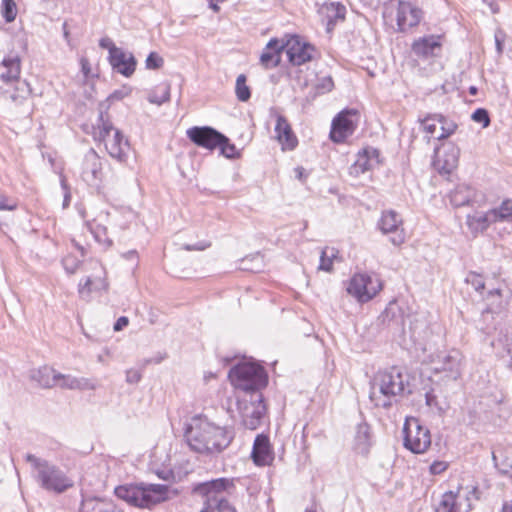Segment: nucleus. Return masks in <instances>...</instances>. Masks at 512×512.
Returning <instances> with one entry per match:
<instances>
[{"instance_id": "nucleus-1", "label": "nucleus", "mask_w": 512, "mask_h": 512, "mask_svg": "<svg viewBox=\"0 0 512 512\" xmlns=\"http://www.w3.org/2000/svg\"><path fill=\"white\" fill-rule=\"evenodd\" d=\"M184 437L191 450L206 455H218L234 439L231 428L211 422L207 417L195 416L186 424Z\"/></svg>"}, {"instance_id": "nucleus-2", "label": "nucleus", "mask_w": 512, "mask_h": 512, "mask_svg": "<svg viewBox=\"0 0 512 512\" xmlns=\"http://www.w3.org/2000/svg\"><path fill=\"white\" fill-rule=\"evenodd\" d=\"M408 377L399 368L379 371L371 381L369 398L376 407L390 408L405 393Z\"/></svg>"}, {"instance_id": "nucleus-3", "label": "nucleus", "mask_w": 512, "mask_h": 512, "mask_svg": "<svg viewBox=\"0 0 512 512\" xmlns=\"http://www.w3.org/2000/svg\"><path fill=\"white\" fill-rule=\"evenodd\" d=\"M93 138L103 142L108 154L119 162H125L128 157L130 145L123 133L114 127L106 110L100 108L99 115L93 126Z\"/></svg>"}, {"instance_id": "nucleus-4", "label": "nucleus", "mask_w": 512, "mask_h": 512, "mask_svg": "<svg viewBox=\"0 0 512 512\" xmlns=\"http://www.w3.org/2000/svg\"><path fill=\"white\" fill-rule=\"evenodd\" d=\"M25 460L31 464L34 479L44 490L62 494L73 486V481L58 466L49 461L27 453Z\"/></svg>"}, {"instance_id": "nucleus-5", "label": "nucleus", "mask_w": 512, "mask_h": 512, "mask_svg": "<svg viewBox=\"0 0 512 512\" xmlns=\"http://www.w3.org/2000/svg\"><path fill=\"white\" fill-rule=\"evenodd\" d=\"M115 495L128 504L151 509L168 499V486L163 484H126L114 489Z\"/></svg>"}, {"instance_id": "nucleus-6", "label": "nucleus", "mask_w": 512, "mask_h": 512, "mask_svg": "<svg viewBox=\"0 0 512 512\" xmlns=\"http://www.w3.org/2000/svg\"><path fill=\"white\" fill-rule=\"evenodd\" d=\"M228 377L235 388L243 391L246 397H250L252 393H262L261 391L268 384V375L265 369L255 363L235 365L230 369Z\"/></svg>"}, {"instance_id": "nucleus-7", "label": "nucleus", "mask_w": 512, "mask_h": 512, "mask_svg": "<svg viewBox=\"0 0 512 512\" xmlns=\"http://www.w3.org/2000/svg\"><path fill=\"white\" fill-rule=\"evenodd\" d=\"M238 409L243 426L249 430L257 429L266 414V405L262 393H252L238 400Z\"/></svg>"}, {"instance_id": "nucleus-8", "label": "nucleus", "mask_w": 512, "mask_h": 512, "mask_svg": "<svg viewBox=\"0 0 512 512\" xmlns=\"http://www.w3.org/2000/svg\"><path fill=\"white\" fill-rule=\"evenodd\" d=\"M404 446L415 454L424 453L431 445V434L415 418L407 419L403 427Z\"/></svg>"}, {"instance_id": "nucleus-9", "label": "nucleus", "mask_w": 512, "mask_h": 512, "mask_svg": "<svg viewBox=\"0 0 512 512\" xmlns=\"http://www.w3.org/2000/svg\"><path fill=\"white\" fill-rule=\"evenodd\" d=\"M381 289L380 279L368 274H355L347 286V292L361 303L371 300Z\"/></svg>"}, {"instance_id": "nucleus-10", "label": "nucleus", "mask_w": 512, "mask_h": 512, "mask_svg": "<svg viewBox=\"0 0 512 512\" xmlns=\"http://www.w3.org/2000/svg\"><path fill=\"white\" fill-rule=\"evenodd\" d=\"M377 228L382 234L389 236V241L394 246H400L405 242L403 219L395 210H384L377 221Z\"/></svg>"}, {"instance_id": "nucleus-11", "label": "nucleus", "mask_w": 512, "mask_h": 512, "mask_svg": "<svg viewBox=\"0 0 512 512\" xmlns=\"http://www.w3.org/2000/svg\"><path fill=\"white\" fill-rule=\"evenodd\" d=\"M358 118L359 113L355 109L341 111L332 121L330 139L335 143L344 142L354 133Z\"/></svg>"}, {"instance_id": "nucleus-12", "label": "nucleus", "mask_w": 512, "mask_h": 512, "mask_svg": "<svg viewBox=\"0 0 512 512\" xmlns=\"http://www.w3.org/2000/svg\"><path fill=\"white\" fill-rule=\"evenodd\" d=\"M435 373H446L450 380H457L461 376V354L457 350L439 352L432 359Z\"/></svg>"}, {"instance_id": "nucleus-13", "label": "nucleus", "mask_w": 512, "mask_h": 512, "mask_svg": "<svg viewBox=\"0 0 512 512\" xmlns=\"http://www.w3.org/2000/svg\"><path fill=\"white\" fill-rule=\"evenodd\" d=\"M460 149L452 142L435 148L434 168L442 175H449L458 165Z\"/></svg>"}, {"instance_id": "nucleus-14", "label": "nucleus", "mask_w": 512, "mask_h": 512, "mask_svg": "<svg viewBox=\"0 0 512 512\" xmlns=\"http://www.w3.org/2000/svg\"><path fill=\"white\" fill-rule=\"evenodd\" d=\"M284 51L292 65L300 66L312 60V53L315 48L299 36L291 35L284 42Z\"/></svg>"}, {"instance_id": "nucleus-15", "label": "nucleus", "mask_w": 512, "mask_h": 512, "mask_svg": "<svg viewBox=\"0 0 512 512\" xmlns=\"http://www.w3.org/2000/svg\"><path fill=\"white\" fill-rule=\"evenodd\" d=\"M187 137L195 145L213 151L225 135L210 126H194L187 130Z\"/></svg>"}, {"instance_id": "nucleus-16", "label": "nucleus", "mask_w": 512, "mask_h": 512, "mask_svg": "<svg viewBox=\"0 0 512 512\" xmlns=\"http://www.w3.org/2000/svg\"><path fill=\"white\" fill-rule=\"evenodd\" d=\"M102 176V161L98 154L90 149L84 156L82 178L89 185L98 186Z\"/></svg>"}, {"instance_id": "nucleus-17", "label": "nucleus", "mask_w": 512, "mask_h": 512, "mask_svg": "<svg viewBox=\"0 0 512 512\" xmlns=\"http://www.w3.org/2000/svg\"><path fill=\"white\" fill-rule=\"evenodd\" d=\"M471 510L470 499L462 495L460 491H448L442 495L436 512H469Z\"/></svg>"}, {"instance_id": "nucleus-18", "label": "nucleus", "mask_w": 512, "mask_h": 512, "mask_svg": "<svg viewBox=\"0 0 512 512\" xmlns=\"http://www.w3.org/2000/svg\"><path fill=\"white\" fill-rule=\"evenodd\" d=\"M110 224V213L100 211L96 217L86 221L89 231L93 234L95 240L106 246H112V239L108 235V225Z\"/></svg>"}, {"instance_id": "nucleus-19", "label": "nucleus", "mask_w": 512, "mask_h": 512, "mask_svg": "<svg viewBox=\"0 0 512 512\" xmlns=\"http://www.w3.org/2000/svg\"><path fill=\"white\" fill-rule=\"evenodd\" d=\"M422 17L420 9L406 1H399L397 8L398 31L405 32L419 24Z\"/></svg>"}, {"instance_id": "nucleus-20", "label": "nucleus", "mask_w": 512, "mask_h": 512, "mask_svg": "<svg viewBox=\"0 0 512 512\" xmlns=\"http://www.w3.org/2000/svg\"><path fill=\"white\" fill-rule=\"evenodd\" d=\"M275 134L284 150H293L298 144L291 125L287 118L281 114H276Z\"/></svg>"}, {"instance_id": "nucleus-21", "label": "nucleus", "mask_w": 512, "mask_h": 512, "mask_svg": "<svg viewBox=\"0 0 512 512\" xmlns=\"http://www.w3.org/2000/svg\"><path fill=\"white\" fill-rule=\"evenodd\" d=\"M251 456L258 466L269 465L273 461L274 455L267 435L259 434L256 436Z\"/></svg>"}, {"instance_id": "nucleus-22", "label": "nucleus", "mask_w": 512, "mask_h": 512, "mask_svg": "<svg viewBox=\"0 0 512 512\" xmlns=\"http://www.w3.org/2000/svg\"><path fill=\"white\" fill-rule=\"evenodd\" d=\"M108 60L113 70L125 77H130L136 69L137 61L132 53L125 52L121 48Z\"/></svg>"}, {"instance_id": "nucleus-23", "label": "nucleus", "mask_w": 512, "mask_h": 512, "mask_svg": "<svg viewBox=\"0 0 512 512\" xmlns=\"http://www.w3.org/2000/svg\"><path fill=\"white\" fill-rule=\"evenodd\" d=\"M284 51V41L272 38L265 46L260 63L265 69L277 67L281 61V54Z\"/></svg>"}, {"instance_id": "nucleus-24", "label": "nucleus", "mask_w": 512, "mask_h": 512, "mask_svg": "<svg viewBox=\"0 0 512 512\" xmlns=\"http://www.w3.org/2000/svg\"><path fill=\"white\" fill-rule=\"evenodd\" d=\"M55 378L57 381L56 386H59L62 389L83 391L95 390L97 388V383L91 378L75 377L62 373L55 375Z\"/></svg>"}, {"instance_id": "nucleus-25", "label": "nucleus", "mask_w": 512, "mask_h": 512, "mask_svg": "<svg viewBox=\"0 0 512 512\" xmlns=\"http://www.w3.org/2000/svg\"><path fill=\"white\" fill-rule=\"evenodd\" d=\"M21 73V61L19 56L10 55L0 62V80L5 84L18 81Z\"/></svg>"}, {"instance_id": "nucleus-26", "label": "nucleus", "mask_w": 512, "mask_h": 512, "mask_svg": "<svg viewBox=\"0 0 512 512\" xmlns=\"http://www.w3.org/2000/svg\"><path fill=\"white\" fill-rule=\"evenodd\" d=\"M372 445L370 426L363 422L357 425L353 449L357 454L367 456Z\"/></svg>"}, {"instance_id": "nucleus-27", "label": "nucleus", "mask_w": 512, "mask_h": 512, "mask_svg": "<svg viewBox=\"0 0 512 512\" xmlns=\"http://www.w3.org/2000/svg\"><path fill=\"white\" fill-rule=\"evenodd\" d=\"M80 512H123L114 503L101 498L89 497L82 500Z\"/></svg>"}, {"instance_id": "nucleus-28", "label": "nucleus", "mask_w": 512, "mask_h": 512, "mask_svg": "<svg viewBox=\"0 0 512 512\" xmlns=\"http://www.w3.org/2000/svg\"><path fill=\"white\" fill-rule=\"evenodd\" d=\"M441 44L435 36L422 37L412 44L413 53L422 58L434 56V51L440 49Z\"/></svg>"}, {"instance_id": "nucleus-29", "label": "nucleus", "mask_w": 512, "mask_h": 512, "mask_svg": "<svg viewBox=\"0 0 512 512\" xmlns=\"http://www.w3.org/2000/svg\"><path fill=\"white\" fill-rule=\"evenodd\" d=\"M492 223L494 222L490 216L489 210L485 213L476 212L474 214H468L466 217V225L473 235L483 233Z\"/></svg>"}, {"instance_id": "nucleus-30", "label": "nucleus", "mask_w": 512, "mask_h": 512, "mask_svg": "<svg viewBox=\"0 0 512 512\" xmlns=\"http://www.w3.org/2000/svg\"><path fill=\"white\" fill-rule=\"evenodd\" d=\"M492 458L500 473L512 478V445L493 451Z\"/></svg>"}, {"instance_id": "nucleus-31", "label": "nucleus", "mask_w": 512, "mask_h": 512, "mask_svg": "<svg viewBox=\"0 0 512 512\" xmlns=\"http://www.w3.org/2000/svg\"><path fill=\"white\" fill-rule=\"evenodd\" d=\"M319 13L327 19V26H334L338 20H344L346 8L339 2H330L323 5Z\"/></svg>"}, {"instance_id": "nucleus-32", "label": "nucleus", "mask_w": 512, "mask_h": 512, "mask_svg": "<svg viewBox=\"0 0 512 512\" xmlns=\"http://www.w3.org/2000/svg\"><path fill=\"white\" fill-rule=\"evenodd\" d=\"M58 372H56L53 368L49 366H42L38 369L31 371V379L39 384L42 388H52L56 386V378L55 375H57Z\"/></svg>"}, {"instance_id": "nucleus-33", "label": "nucleus", "mask_w": 512, "mask_h": 512, "mask_svg": "<svg viewBox=\"0 0 512 512\" xmlns=\"http://www.w3.org/2000/svg\"><path fill=\"white\" fill-rule=\"evenodd\" d=\"M474 189L469 185L460 184L450 193V202L454 207L469 205L474 198Z\"/></svg>"}, {"instance_id": "nucleus-34", "label": "nucleus", "mask_w": 512, "mask_h": 512, "mask_svg": "<svg viewBox=\"0 0 512 512\" xmlns=\"http://www.w3.org/2000/svg\"><path fill=\"white\" fill-rule=\"evenodd\" d=\"M193 493L205 498L206 506L200 512H211L215 507V496L210 487V481L198 483L193 488Z\"/></svg>"}, {"instance_id": "nucleus-35", "label": "nucleus", "mask_w": 512, "mask_h": 512, "mask_svg": "<svg viewBox=\"0 0 512 512\" xmlns=\"http://www.w3.org/2000/svg\"><path fill=\"white\" fill-rule=\"evenodd\" d=\"M493 222H508L512 223V200L505 199L497 207L489 210Z\"/></svg>"}, {"instance_id": "nucleus-36", "label": "nucleus", "mask_w": 512, "mask_h": 512, "mask_svg": "<svg viewBox=\"0 0 512 512\" xmlns=\"http://www.w3.org/2000/svg\"><path fill=\"white\" fill-rule=\"evenodd\" d=\"M171 86L168 82H163L154 87L148 95V101L152 104L162 105L170 100Z\"/></svg>"}, {"instance_id": "nucleus-37", "label": "nucleus", "mask_w": 512, "mask_h": 512, "mask_svg": "<svg viewBox=\"0 0 512 512\" xmlns=\"http://www.w3.org/2000/svg\"><path fill=\"white\" fill-rule=\"evenodd\" d=\"M373 167L374 164L369 160V156L360 151L357 154V159L349 168V174L353 177H359L361 174L373 169Z\"/></svg>"}, {"instance_id": "nucleus-38", "label": "nucleus", "mask_w": 512, "mask_h": 512, "mask_svg": "<svg viewBox=\"0 0 512 512\" xmlns=\"http://www.w3.org/2000/svg\"><path fill=\"white\" fill-rule=\"evenodd\" d=\"M210 487H212L214 496H215V506L217 505V501L222 500V497H219V494L222 492L228 491L230 488H234V480L229 478H217L210 480Z\"/></svg>"}, {"instance_id": "nucleus-39", "label": "nucleus", "mask_w": 512, "mask_h": 512, "mask_svg": "<svg viewBox=\"0 0 512 512\" xmlns=\"http://www.w3.org/2000/svg\"><path fill=\"white\" fill-rule=\"evenodd\" d=\"M435 119L438 120L441 130V133L435 137L437 140L447 139L455 133L457 124L453 120L448 119L442 114H440V116Z\"/></svg>"}, {"instance_id": "nucleus-40", "label": "nucleus", "mask_w": 512, "mask_h": 512, "mask_svg": "<svg viewBox=\"0 0 512 512\" xmlns=\"http://www.w3.org/2000/svg\"><path fill=\"white\" fill-rule=\"evenodd\" d=\"M338 250L335 248L325 247L321 251L319 269L331 272L333 269V259L337 257Z\"/></svg>"}, {"instance_id": "nucleus-41", "label": "nucleus", "mask_w": 512, "mask_h": 512, "mask_svg": "<svg viewBox=\"0 0 512 512\" xmlns=\"http://www.w3.org/2000/svg\"><path fill=\"white\" fill-rule=\"evenodd\" d=\"M246 81L247 79L244 74H240L236 79L235 93L237 99L241 102H246L251 97V91L250 88L247 86Z\"/></svg>"}, {"instance_id": "nucleus-42", "label": "nucleus", "mask_w": 512, "mask_h": 512, "mask_svg": "<svg viewBox=\"0 0 512 512\" xmlns=\"http://www.w3.org/2000/svg\"><path fill=\"white\" fill-rule=\"evenodd\" d=\"M220 149V154L227 159H236L240 157V152L236 149V146L230 142V139L225 136L224 140H220V144L217 146Z\"/></svg>"}, {"instance_id": "nucleus-43", "label": "nucleus", "mask_w": 512, "mask_h": 512, "mask_svg": "<svg viewBox=\"0 0 512 512\" xmlns=\"http://www.w3.org/2000/svg\"><path fill=\"white\" fill-rule=\"evenodd\" d=\"M439 116V113L427 114L425 117L419 119V122L423 130L432 137H434V134L437 131V125H439L438 120L434 118H437Z\"/></svg>"}, {"instance_id": "nucleus-44", "label": "nucleus", "mask_w": 512, "mask_h": 512, "mask_svg": "<svg viewBox=\"0 0 512 512\" xmlns=\"http://www.w3.org/2000/svg\"><path fill=\"white\" fill-rule=\"evenodd\" d=\"M2 16L6 22H12L17 16V7L14 0H2Z\"/></svg>"}, {"instance_id": "nucleus-45", "label": "nucleus", "mask_w": 512, "mask_h": 512, "mask_svg": "<svg viewBox=\"0 0 512 512\" xmlns=\"http://www.w3.org/2000/svg\"><path fill=\"white\" fill-rule=\"evenodd\" d=\"M334 88V82L331 76L319 78L314 86L316 94H324L330 92Z\"/></svg>"}, {"instance_id": "nucleus-46", "label": "nucleus", "mask_w": 512, "mask_h": 512, "mask_svg": "<svg viewBox=\"0 0 512 512\" xmlns=\"http://www.w3.org/2000/svg\"><path fill=\"white\" fill-rule=\"evenodd\" d=\"M163 58L156 52H151L146 58L145 66L147 69L156 70L163 66Z\"/></svg>"}, {"instance_id": "nucleus-47", "label": "nucleus", "mask_w": 512, "mask_h": 512, "mask_svg": "<svg viewBox=\"0 0 512 512\" xmlns=\"http://www.w3.org/2000/svg\"><path fill=\"white\" fill-rule=\"evenodd\" d=\"M466 282L478 292L485 288V282L482 275L475 272H470L466 277Z\"/></svg>"}, {"instance_id": "nucleus-48", "label": "nucleus", "mask_w": 512, "mask_h": 512, "mask_svg": "<svg viewBox=\"0 0 512 512\" xmlns=\"http://www.w3.org/2000/svg\"><path fill=\"white\" fill-rule=\"evenodd\" d=\"M472 120L481 123L484 128L488 127L490 125V117L489 113L484 108H478L476 109L471 116Z\"/></svg>"}, {"instance_id": "nucleus-49", "label": "nucleus", "mask_w": 512, "mask_h": 512, "mask_svg": "<svg viewBox=\"0 0 512 512\" xmlns=\"http://www.w3.org/2000/svg\"><path fill=\"white\" fill-rule=\"evenodd\" d=\"M62 265L68 274H74L80 265V261L76 257L68 255L62 259Z\"/></svg>"}, {"instance_id": "nucleus-50", "label": "nucleus", "mask_w": 512, "mask_h": 512, "mask_svg": "<svg viewBox=\"0 0 512 512\" xmlns=\"http://www.w3.org/2000/svg\"><path fill=\"white\" fill-rule=\"evenodd\" d=\"M60 185H61V188L63 190V203H62V207L64 209L68 208L69 205H70V202H71V192H70V187L67 183V180L65 178V176H61L60 177Z\"/></svg>"}, {"instance_id": "nucleus-51", "label": "nucleus", "mask_w": 512, "mask_h": 512, "mask_svg": "<svg viewBox=\"0 0 512 512\" xmlns=\"http://www.w3.org/2000/svg\"><path fill=\"white\" fill-rule=\"evenodd\" d=\"M17 208V202L4 194H0V211H13Z\"/></svg>"}, {"instance_id": "nucleus-52", "label": "nucleus", "mask_w": 512, "mask_h": 512, "mask_svg": "<svg viewBox=\"0 0 512 512\" xmlns=\"http://www.w3.org/2000/svg\"><path fill=\"white\" fill-rule=\"evenodd\" d=\"M99 46L103 49H107L109 52V56L115 54L120 48L117 47L111 38L103 37L99 40Z\"/></svg>"}, {"instance_id": "nucleus-53", "label": "nucleus", "mask_w": 512, "mask_h": 512, "mask_svg": "<svg viewBox=\"0 0 512 512\" xmlns=\"http://www.w3.org/2000/svg\"><path fill=\"white\" fill-rule=\"evenodd\" d=\"M362 152L369 156V160H371L374 166L380 163V152L378 149L373 147H366L362 150Z\"/></svg>"}, {"instance_id": "nucleus-54", "label": "nucleus", "mask_w": 512, "mask_h": 512, "mask_svg": "<svg viewBox=\"0 0 512 512\" xmlns=\"http://www.w3.org/2000/svg\"><path fill=\"white\" fill-rule=\"evenodd\" d=\"M142 378V374L137 369H129L126 371V382L128 384H137Z\"/></svg>"}, {"instance_id": "nucleus-55", "label": "nucleus", "mask_w": 512, "mask_h": 512, "mask_svg": "<svg viewBox=\"0 0 512 512\" xmlns=\"http://www.w3.org/2000/svg\"><path fill=\"white\" fill-rule=\"evenodd\" d=\"M448 467V464L444 461H434L430 465V472L433 475H438L444 472Z\"/></svg>"}, {"instance_id": "nucleus-56", "label": "nucleus", "mask_w": 512, "mask_h": 512, "mask_svg": "<svg viewBox=\"0 0 512 512\" xmlns=\"http://www.w3.org/2000/svg\"><path fill=\"white\" fill-rule=\"evenodd\" d=\"M215 507L218 512H237L235 507H233L226 499L217 501V505Z\"/></svg>"}, {"instance_id": "nucleus-57", "label": "nucleus", "mask_w": 512, "mask_h": 512, "mask_svg": "<svg viewBox=\"0 0 512 512\" xmlns=\"http://www.w3.org/2000/svg\"><path fill=\"white\" fill-rule=\"evenodd\" d=\"M425 402H426L427 406H429V407H437L439 410H441V408L438 407L437 397L433 393V391H428L425 394Z\"/></svg>"}, {"instance_id": "nucleus-58", "label": "nucleus", "mask_w": 512, "mask_h": 512, "mask_svg": "<svg viewBox=\"0 0 512 512\" xmlns=\"http://www.w3.org/2000/svg\"><path fill=\"white\" fill-rule=\"evenodd\" d=\"M128 324H129V319L126 316H121L114 323L113 329H114V331H121Z\"/></svg>"}, {"instance_id": "nucleus-59", "label": "nucleus", "mask_w": 512, "mask_h": 512, "mask_svg": "<svg viewBox=\"0 0 512 512\" xmlns=\"http://www.w3.org/2000/svg\"><path fill=\"white\" fill-rule=\"evenodd\" d=\"M80 64H81V70H82L84 76L88 77L91 72L89 61L86 58H81Z\"/></svg>"}, {"instance_id": "nucleus-60", "label": "nucleus", "mask_w": 512, "mask_h": 512, "mask_svg": "<svg viewBox=\"0 0 512 512\" xmlns=\"http://www.w3.org/2000/svg\"><path fill=\"white\" fill-rule=\"evenodd\" d=\"M384 0H361V2L370 7V8H373V9H376L380 6V4L383 2Z\"/></svg>"}, {"instance_id": "nucleus-61", "label": "nucleus", "mask_w": 512, "mask_h": 512, "mask_svg": "<svg viewBox=\"0 0 512 512\" xmlns=\"http://www.w3.org/2000/svg\"><path fill=\"white\" fill-rule=\"evenodd\" d=\"M91 279L87 277L84 281L79 283V292L82 293L85 289L90 291Z\"/></svg>"}, {"instance_id": "nucleus-62", "label": "nucleus", "mask_w": 512, "mask_h": 512, "mask_svg": "<svg viewBox=\"0 0 512 512\" xmlns=\"http://www.w3.org/2000/svg\"><path fill=\"white\" fill-rule=\"evenodd\" d=\"M494 310L492 307H487L483 312H482V318L484 321H487L489 318H492L494 319L493 315H494Z\"/></svg>"}, {"instance_id": "nucleus-63", "label": "nucleus", "mask_w": 512, "mask_h": 512, "mask_svg": "<svg viewBox=\"0 0 512 512\" xmlns=\"http://www.w3.org/2000/svg\"><path fill=\"white\" fill-rule=\"evenodd\" d=\"M209 246H210V244H209V243H208V244H201V245L199 244V245H195V246H192V245H186V246H185V249H186L187 251H192V250H204V249H206V248H207V247H209Z\"/></svg>"}, {"instance_id": "nucleus-64", "label": "nucleus", "mask_w": 512, "mask_h": 512, "mask_svg": "<svg viewBox=\"0 0 512 512\" xmlns=\"http://www.w3.org/2000/svg\"><path fill=\"white\" fill-rule=\"evenodd\" d=\"M501 512H512V500L509 503H504Z\"/></svg>"}]
</instances>
